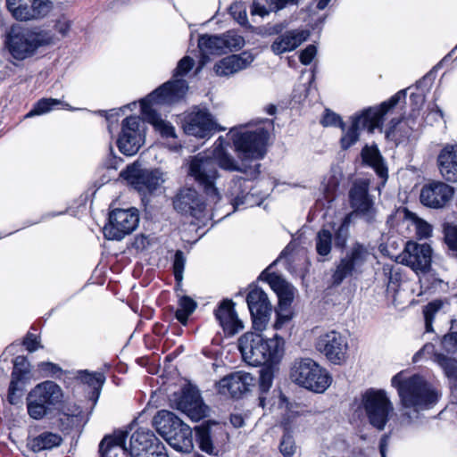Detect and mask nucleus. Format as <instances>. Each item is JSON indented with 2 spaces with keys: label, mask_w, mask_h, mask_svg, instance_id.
<instances>
[{
  "label": "nucleus",
  "mask_w": 457,
  "mask_h": 457,
  "mask_svg": "<svg viewBox=\"0 0 457 457\" xmlns=\"http://www.w3.org/2000/svg\"><path fill=\"white\" fill-rule=\"evenodd\" d=\"M362 404L369 422L377 429L383 430L394 411L387 393L382 389H369L362 395Z\"/></svg>",
  "instance_id": "9d476101"
},
{
  "label": "nucleus",
  "mask_w": 457,
  "mask_h": 457,
  "mask_svg": "<svg viewBox=\"0 0 457 457\" xmlns=\"http://www.w3.org/2000/svg\"><path fill=\"white\" fill-rule=\"evenodd\" d=\"M300 0H266L276 11L285 8L289 4H297Z\"/></svg>",
  "instance_id": "69168bd1"
},
{
  "label": "nucleus",
  "mask_w": 457,
  "mask_h": 457,
  "mask_svg": "<svg viewBox=\"0 0 457 457\" xmlns=\"http://www.w3.org/2000/svg\"><path fill=\"white\" fill-rule=\"evenodd\" d=\"M216 129L212 114L205 109H195L188 114L184 124L187 135L204 138Z\"/></svg>",
  "instance_id": "5701e85b"
},
{
  "label": "nucleus",
  "mask_w": 457,
  "mask_h": 457,
  "mask_svg": "<svg viewBox=\"0 0 457 457\" xmlns=\"http://www.w3.org/2000/svg\"><path fill=\"white\" fill-rule=\"evenodd\" d=\"M371 254L368 245L355 242L340 259L332 274V283L340 285L345 278L360 274L361 268Z\"/></svg>",
  "instance_id": "9b49d317"
},
{
  "label": "nucleus",
  "mask_w": 457,
  "mask_h": 457,
  "mask_svg": "<svg viewBox=\"0 0 457 457\" xmlns=\"http://www.w3.org/2000/svg\"><path fill=\"white\" fill-rule=\"evenodd\" d=\"M127 430H115L105 436L99 444L100 457H130L129 447L126 445Z\"/></svg>",
  "instance_id": "b1692460"
},
{
  "label": "nucleus",
  "mask_w": 457,
  "mask_h": 457,
  "mask_svg": "<svg viewBox=\"0 0 457 457\" xmlns=\"http://www.w3.org/2000/svg\"><path fill=\"white\" fill-rule=\"evenodd\" d=\"M139 213L136 208L115 209L109 213V223L104 233L107 239L121 240L138 226Z\"/></svg>",
  "instance_id": "ddd939ff"
},
{
  "label": "nucleus",
  "mask_w": 457,
  "mask_h": 457,
  "mask_svg": "<svg viewBox=\"0 0 457 457\" xmlns=\"http://www.w3.org/2000/svg\"><path fill=\"white\" fill-rule=\"evenodd\" d=\"M250 12L252 16L259 15L261 17H264L269 13V11L260 3L253 1L250 7Z\"/></svg>",
  "instance_id": "338daca9"
},
{
  "label": "nucleus",
  "mask_w": 457,
  "mask_h": 457,
  "mask_svg": "<svg viewBox=\"0 0 457 457\" xmlns=\"http://www.w3.org/2000/svg\"><path fill=\"white\" fill-rule=\"evenodd\" d=\"M221 38L224 41V48L226 52L238 50L245 45L243 37L234 31H228L227 33L221 35Z\"/></svg>",
  "instance_id": "37998d69"
},
{
  "label": "nucleus",
  "mask_w": 457,
  "mask_h": 457,
  "mask_svg": "<svg viewBox=\"0 0 457 457\" xmlns=\"http://www.w3.org/2000/svg\"><path fill=\"white\" fill-rule=\"evenodd\" d=\"M271 284L278 297V304L291 306L295 297V287L279 278H276Z\"/></svg>",
  "instance_id": "c9c22d12"
},
{
  "label": "nucleus",
  "mask_w": 457,
  "mask_h": 457,
  "mask_svg": "<svg viewBox=\"0 0 457 457\" xmlns=\"http://www.w3.org/2000/svg\"><path fill=\"white\" fill-rule=\"evenodd\" d=\"M53 37L39 29H12L8 45L12 55L18 60L31 56L40 46L51 45Z\"/></svg>",
  "instance_id": "6e6552de"
},
{
  "label": "nucleus",
  "mask_w": 457,
  "mask_h": 457,
  "mask_svg": "<svg viewBox=\"0 0 457 457\" xmlns=\"http://www.w3.org/2000/svg\"><path fill=\"white\" fill-rule=\"evenodd\" d=\"M63 393L54 381L37 384L28 395L27 408L29 416L40 420L62 403Z\"/></svg>",
  "instance_id": "1a4fd4ad"
},
{
  "label": "nucleus",
  "mask_w": 457,
  "mask_h": 457,
  "mask_svg": "<svg viewBox=\"0 0 457 457\" xmlns=\"http://www.w3.org/2000/svg\"><path fill=\"white\" fill-rule=\"evenodd\" d=\"M196 439L202 451L208 454L214 453V446L211 437V431L208 428H198L196 429Z\"/></svg>",
  "instance_id": "79ce46f5"
},
{
  "label": "nucleus",
  "mask_w": 457,
  "mask_h": 457,
  "mask_svg": "<svg viewBox=\"0 0 457 457\" xmlns=\"http://www.w3.org/2000/svg\"><path fill=\"white\" fill-rule=\"evenodd\" d=\"M353 213H348L345 216L341 225L335 233V245L339 248H344L349 237V227L352 222Z\"/></svg>",
  "instance_id": "58836bf2"
},
{
  "label": "nucleus",
  "mask_w": 457,
  "mask_h": 457,
  "mask_svg": "<svg viewBox=\"0 0 457 457\" xmlns=\"http://www.w3.org/2000/svg\"><path fill=\"white\" fill-rule=\"evenodd\" d=\"M440 174L449 182H457V145L445 146L437 156Z\"/></svg>",
  "instance_id": "cd10ccee"
},
{
  "label": "nucleus",
  "mask_w": 457,
  "mask_h": 457,
  "mask_svg": "<svg viewBox=\"0 0 457 457\" xmlns=\"http://www.w3.org/2000/svg\"><path fill=\"white\" fill-rule=\"evenodd\" d=\"M401 123L400 119H392L389 123V128L386 131V136L387 138L394 140L395 142L403 140V138L409 137V133L406 131L404 134L400 132V129H397V126Z\"/></svg>",
  "instance_id": "3c124183"
},
{
  "label": "nucleus",
  "mask_w": 457,
  "mask_h": 457,
  "mask_svg": "<svg viewBox=\"0 0 457 457\" xmlns=\"http://www.w3.org/2000/svg\"><path fill=\"white\" fill-rule=\"evenodd\" d=\"M120 177L126 179L137 192L142 195L152 194L165 181L164 173L158 169H142L141 165L134 162L120 172Z\"/></svg>",
  "instance_id": "f8f14e48"
},
{
  "label": "nucleus",
  "mask_w": 457,
  "mask_h": 457,
  "mask_svg": "<svg viewBox=\"0 0 457 457\" xmlns=\"http://www.w3.org/2000/svg\"><path fill=\"white\" fill-rule=\"evenodd\" d=\"M194 66V60L188 56L182 58L177 68L175 69L174 77H183L186 75Z\"/></svg>",
  "instance_id": "4d7b16f0"
},
{
  "label": "nucleus",
  "mask_w": 457,
  "mask_h": 457,
  "mask_svg": "<svg viewBox=\"0 0 457 457\" xmlns=\"http://www.w3.org/2000/svg\"><path fill=\"white\" fill-rule=\"evenodd\" d=\"M276 315L277 320L275 322V328L279 329L281 328L284 324L288 322L292 318V312L290 311V306H284V305H278V308L276 309Z\"/></svg>",
  "instance_id": "603ef678"
},
{
  "label": "nucleus",
  "mask_w": 457,
  "mask_h": 457,
  "mask_svg": "<svg viewBox=\"0 0 457 457\" xmlns=\"http://www.w3.org/2000/svg\"><path fill=\"white\" fill-rule=\"evenodd\" d=\"M261 125L253 129L252 126L231 129L229 134L239 154L241 164H238L226 149V140L220 137L213 145L211 153L198 154L189 164V175L203 187L208 200L216 204L220 199L215 181L219 177L217 166L228 171H239L246 174L249 179H255L259 173L260 164L253 166L247 162L264 156L269 131L272 127L270 120H262Z\"/></svg>",
  "instance_id": "f257e3e1"
},
{
  "label": "nucleus",
  "mask_w": 457,
  "mask_h": 457,
  "mask_svg": "<svg viewBox=\"0 0 457 457\" xmlns=\"http://www.w3.org/2000/svg\"><path fill=\"white\" fill-rule=\"evenodd\" d=\"M59 105H62V103L58 99L43 98L35 104L34 108L26 115V117L46 113Z\"/></svg>",
  "instance_id": "a19ab883"
},
{
  "label": "nucleus",
  "mask_w": 457,
  "mask_h": 457,
  "mask_svg": "<svg viewBox=\"0 0 457 457\" xmlns=\"http://www.w3.org/2000/svg\"><path fill=\"white\" fill-rule=\"evenodd\" d=\"M38 368L40 370L46 372L47 375L54 376L57 373L62 372L61 367L57 364L50 362V361H43L38 364Z\"/></svg>",
  "instance_id": "e2e57ef3"
},
{
  "label": "nucleus",
  "mask_w": 457,
  "mask_h": 457,
  "mask_svg": "<svg viewBox=\"0 0 457 457\" xmlns=\"http://www.w3.org/2000/svg\"><path fill=\"white\" fill-rule=\"evenodd\" d=\"M55 29L60 34L65 36L71 29V22L65 19L60 20L56 22Z\"/></svg>",
  "instance_id": "774afa93"
},
{
  "label": "nucleus",
  "mask_w": 457,
  "mask_h": 457,
  "mask_svg": "<svg viewBox=\"0 0 457 457\" xmlns=\"http://www.w3.org/2000/svg\"><path fill=\"white\" fill-rule=\"evenodd\" d=\"M187 90L186 80L177 79L158 87L141 101V112L144 119L164 138H175V128L163 120L154 108L156 104H170L181 99Z\"/></svg>",
  "instance_id": "7ed1b4c3"
},
{
  "label": "nucleus",
  "mask_w": 457,
  "mask_h": 457,
  "mask_svg": "<svg viewBox=\"0 0 457 457\" xmlns=\"http://www.w3.org/2000/svg\"><path fill=\"white\" fill-rule=\"evenodd\" d=\"M368 184L365 182H356L349 191V202L353 208V217L359 216L367 223L376 221L377 210L374 206V201L369 195Z\"/></svg>",
  "instance_id": "dca6fc26"
},
{
  "label": "nucleus",
  "mask_w": 457,
  "mask_h": 457,
  "mask_svg": "<svg viewBox=\"0 0 457 457\" xmlns=\"http://www.w3.org/2000/svg\"><path fill=\"white\" fill-rule=\"evenodd\" d=\"M238 348L244 361L252 366L272 364L284 353V340L277 335L264 339L261 334L247 332L238 339Z\"/></svg>",
  "instance_id": "20e7f679"
},
{
  "label": "nucleus",
  "mask_w": 457,
  "mask_h": 457,
  "mask_svg": "<svg viewBox=\"0 0 457 457\" xmlns=\"http://www.w3.org/2000/svg\"><path fill=\"white\" fill-rule=\"evenodd\" d=\"M231 15L241 25L247 23L246 10L242 4H234L229 8Z\"/></svg>",
  "instance_id": "6e6d98bb"
},
{
  "label": "nucleus",
  "mask_w": 457,
  "mask_h": 457,
  "mask_svg": "<svg viewBox=\"0 0 457 457\" xmlns=\"http://www.w3.org/2000/svg\"><path fill=\"white\" fill-rule=\"evenodd\" d=\"M61 442L62 437L59 435L51 432H44L29 440V445L33 452H41L58 446Z\"/></svg>",
  "instance_id": "473e14b6"
},
{
  "label": "nucleus",
  "mask_w": 457,
  "mask_h": 457,
  "mask_svg": "<svg viewBox=\"0 0 457 457\" xmlns=\"http://www.w3.org/2000/svg\"><path fill=\"white\" fill-rule=\"evenodd\" d=\"M436 361L444 369L449 378L457 376V361L443 354L436 355Z\"/></svg>",
  "instance_id": "de8ad7c7"
},
{
  "label": "nucleus",
  "mask_w": 457,
  "mask_h": 457,
  "mask_svg": "<svg viewBox=\"0 0 457 457\" xmlns=\"http://www.w3.org/2000/svg\"><path fill=\"white\" fill-rule=\"evenodd\" d=\"M246 302L253 320V328L256 331L264 330L271 312V305L266 293L260 287H252Z\"/></svg>",
  "instance_id": "f3484780"
},
{
  "label": "nucleus",
  "mask_w": 457,
  "mask_h": 457,
  "mask_svg": "<svg viewBox=\"0 0 457 457\" xmlns=\"http://www.w3.org/2000/svg\"><path fill=\"white\" fill-rule=\"evenodd\" d=\"M197 303L189 296H182L179 300V308L175 312L176 319L183 325L187 323L188 317L195 312Z\"/></svg>",
  "instance_id": "e433bc0d"
},
{
  "label": "nucleus",
  "mask_w": 457,
  "mask_h": 457,
  "mask_svg": "<svg viewBox=\"0 0 457 457\" xmlns=\"http://www.w3.org/2000/svg\"><path fill=\"white\" fill-rule=\"evenodd\" d=\"M332 232L328 229H320L315 237V249L318 255L320 257V261L328 260V255L332 250Z\"/></svg>",
  "instance_id": "f704fd0d"
},
{
  "label": "nucleus",
  "mask_w": 457,
  "mask_h": 457,
  "mask_svg": "<svg viewBox=\"0 0 457 457\" xmlns=\"http://www.w3.org/2000/svg\"><path fill=\"white\" fill-rule=\"evenodd\" d=\"M284 29L282 23L276 24L271 29L272 33L278 34L270 45V50L276 55L294 51L310 37V32L305 29H292L282 33Z\"/></svg>",
  "instance_id": "6ab92c4d"
},
{
  "label": "nucleus",
  "mask_w": 457,
  "mask_h": 457,
  "mask_svg": "<svg viewBox=\"0 0 457 457\" xmlns=\"http://www.w3.org/2000/svg\"><path fill=\"white\" fill-rule=\"evenodd\" d=\"M250 187L246 185V180L241 177H236L230 182L227 195L229 198L234 211L241 205H252L251 198L253 194L250 192Z\"/></svg>",
  "instance_id": "c756f323"
},
{
  "label": "nucleus",
  "mask_w": 457,
  "mask_h": 457,
  "mask_svg": "<svg viewBox=\"0 0 457 457\" xmlns=\"http://www.w3.org/2000/svg\"><path fill=\"white\" fill-rule=\"evenodd\" d=\"M162 443L153 431L146 428H138L130 436L129 454L136 457L151 450L157 444Z\"/></svg>",
  "instance_id": "c85d7f7f"
},
{
  "label": "nucleus",
  "mask_w": 457,
  "mask_h": 457,
  "mask_svg": "<svg viewBox=\"0 0 457 457\" xmlns=\"http://www.w3.org/2000/svg\"><path fill=\"white\" fill-rule=\"evenodd\" d=\"M293 382L315 393H323L330 386L328 372L310 358L296 360L290 371Z\"/></svg>",
  "instance_id": "0eeeda50"
},
{
  "label": "nucleus",
  "mask_w": 457,
  "mask_h": 457,
  "mask_svg": "<svg viewBox=\"0 0 457 457\" xmlns=\"http://www.w3.org/2000/svg\"><path fill=\"white\" fill-rule=\"evenodd\" d=\"M406 92L407 89H402L379 106L367 108L353 117L350 128L341 137L342 148L347 149L355 144L359 140L360 130L366 129L369 132H373L376 129L381 128L385 115L395 107L401 99L406 97Z\"/></svg>",
  "instance_id": "39448f33"
},
{
  "label": "nucleus",
  "mask_w": 457,
  "mask_h": 457,
  "mask_svg": "<svg viewBox=\"0 0 457 457\" xmlns=\"http://www.w3.org/2000/svg\"><path fill=\"white\" fill-rule=\"evenodd\" d=\"M32 9L27 12H18V16L21 19L33 20L45 16L50 10L49 0H32Z\"/></svg>",
  "instance_id": "4c0bfd02"
},
{
  "label": "nucleus",
  "mask_w": 457,
  "mask_h": 457,
  "mask_svg": "<svg viewBox=\"0 0 457 457\" xmlns=\"http://www.w3.org/2000/svg\"><path fill=\"white\" fill-rule=\"evenodd\" d=\"M454 194L453 187L441 181L423 186L420 192V202L428 207L442 208L448 204Z\"/></svg>",
  "instance_id": "4be33fe9"
},
{
  "label": "nucleus",
  "mask_w": 457,
  "mask_h": 457,
  "mask_svg": "<svg viewBox=\"0 0 457 457\" xmlns=\"http://www.w3.org/2000/svg\"><path fill=\"white\" fill-rule=\"evenodd\" d=\"M140 125L141 120L137 116H129L122 120L117 145L123 154H136L144 144V133Z\"/></svg>",
  "instance_id": "2eb2a0df"
},
{
  "label": "nucleus",
  "mask_w": 457,
  "mask_h": 457,
  "mask_svg": "<svg viewBox=\"0 0 457 457\" xmlns=\"http://www.w3.org/2000/svg\"><path fill=\"white\" fill-rule=\"evenodd\" d=\"M443 303L440 300L433 301L428 303L423 310L426 329L428 332L432 330V322L436 313L442 308Z\"/></svg>",
  "instance_id": "a18cd8bd"
},
{
  "label": "nucleus",
  "mask_w": 457,
  "mask_h": 457,
  "mask_svg": "<svg viewBox=\"0 0 457 457\" xmlns=\"http://www.w3.org/2000/svg\"><path fill=\"white\" fill-rule=\"evenodd\" d=\"M198 47L203 58L207 57L209 54H222L226 53L221 36H202L198 40Z\"/></svg>",
  "instance_id": "2f4dec72"
},
{
  "label": "nucleus",
  "mask_w": 457,
  "mask_h": 457,
  "mask_svg": "<svg viewBox=\"0 0 457 457\" xmlns=\"http://www.w3.org/2000/svg\"><path fill=\"white\" fill-rule=\"evenodd\" d=\"M29 363L26 357L20 355L13 360L12 378L21 379L25 375L29 374Z\"/></svg>",
  "instance_id": "49530a36"
},
{
  "label": "nucleus",
  "mask_w": 457,
  "mask_h": 457,
  "mask_svg": "<svg viewBox=\"0 0 457 457\" xmlns=\"http://www.w3.org/2000/svg\"><path fill=\"white\" fill-rule=\"evenodd\" d=\"M417 235L421 238L428 237L432 232L431 226L422 220H417L416 222Z\"/></svg>",
  "instance_id": "052dcab7"
},
{
  "label": "nucleus",
  "mask_w": 457,
  "mask_h": 457,
  "mask_svg": "<svg viewBox=\"0 0 457 457\" xmlns=\"http://www.w3.org/2000/svg\"><path fill=\"white\" fill-rule=\"evenodd\" d=\"M177 408L187 414L192 420L198 421L205 416L206 406L197 391L184 390L177 403Z\"/></svg>",
  "instance_id": "a878e982"
},
{
  "label": "nucleus",
  "mask_w": 457,
  "mask_h": 457,
  "mask_svg": "<svg viewBox=\"0 0 457 457\" xmlns=\"http://www.w3.org/2000/svg\"><path fill=\"white\" fill-rule=\"evenodd\" d=\"M273 376L270 370H262L260 375V382H259V390L260 396L259 402L260 406L262 408L266 405V395L269 393L271 386H272Z\"/></svg>",
  "instance_id": "ea45409f"
},
{
  "label": "nucleus",
  "mask_w": 457,
  "mask_h": 457,
  "mask_svg": "<svg viewBox=\"0 0 457 457\" xmlns=\"http://www.w3.org/2000/svg\"><path fill=\"white\" fill-rule=\"evenodd\" d=\"M315 347L333 364L340 365L346 361L347 339L338 331L330 330L321 334L316 340Z\"/></svg>",
  "instance_id": "4468645a"
},
{
  "label": "nucleus",
  "mask_w": 457,
  "mask_h": 457,
  "mask_svg": "<svg viewBox=\"0 0 457 457\" xmlns=\"http://www.w3.org/2000/svg\"><path fill=\"white\" fill-rule=\"evenodd\" d=\"M106 381L105 373L103 370L87 371V418L91 415L98 403L102 389Z\"/></svg>",
  "instance_id": "7c9ffc66"
},
{
  "label": "nucleus",
  "mask_w": 457,
  "mask_h": 457,
  "mask_svg": "<svg viewBox=\"0 0 457 457\" xmlns=\"http://www.w3.org/2000/svg\"><path fill=\"white\" fill-rule=\"evenodd\" d=\"M445 241L448 247L456 253L457 256V227L446 225L445 227Z\"/></svg>",
  "instance_id": "864d4df0"
},
{
  "label": "nucleus",
  "mask_w": 457,
  "mask_h": 457,
  "mask_svg": "<svg viewBox=\"0 0 457 457\" xmlns=\"http://www.w3.org/2000/svg\"><path fill=\"white\" fill-rule=\"evenodd\" d=\"M253 59V55L248 52L233 54L218 62L214 65V71L218 76L228 77L247 68Z\"/></svg>",
  "instance_id": "bb28decb"
},
{
  "label": "nucleus",
  "mask_w": 457,
  "mask_h": 457,
  "mask_svg": "<svg viewBox=\"0 0 457 457\" xmlns=\"http://www.w3.org/2000/svg\"><path fill=\"white\" fill-rule=\"evenodd\" d=\"M443 347L447 352L454 353L457 351V332H452L445 335L442 339Z\"/></svg>",
  "instance_id": "13d9d810"
},
{
  "label": "nucleus",
  "mask_w": 457,
  "mask_h": 457,
  "mask_svg": "<svg viewBox=\"0 0 457 457\" xmlns=\"http://www.w3.org/2000/svg\"><path fill=\"white\" fill-rule=\"evenodd\" d=\"M361 156L366 163L375 169L380 178H386L387 169L384 165L382 157L377 148L365 146L361 151Z\"/></svg>",
  "instance_id": "72a5a7b5"
},
{
  "label": "nucleus",
  "mask_w": 457,
  "mask_h": 457,
  "mask_svg": "<svg viewBox=\"0 0 457 457\" xmlns=\"http://www.w3.org/2000/svg\"><path fill=\"white\" fill-rule=\"evenodd\" d=\"M23 345H25L26 349L30 353L35 352L37 348L43 347L37 341V337L30 333H29L24 338Z\"/></svg>",
  "instance_id": "680f3d73"
},
{
  "label": "nucleus",
  "mask_w": 457,
  "mask_h": 457,
  "mask_svg": "<svg viewBox=\"0 0 457 457\" xmlns=\"http://www.w3.org/2000/svg\"><path fill=\"white\" fill-rule=\"evenodd\" d=\"M174 209L187 216L200 219L205 210V203L198 192L192 187L180 189L173 197Z\"/></svg>",
  "instance_id": "aec40b11"
},
{
  "label": "nucleus",
  "mask_w": 457,
  "mask_h": 457,
  "mask_svg": "<svg viewBox=\"0 0 457 457\" xmlns=\"http://www.w3.org/2000/svg\"><path fill=\"white\" fill-rule=\"evenodd\" d=\"M232 300H223L214 312L216 319L222 327L224 332L233 336L244 328L243 322L238 319Z\"/></svg>",
  "instance_id": "393cba45"
},
{
  "label": "nucleus",
  "mask_w": 457,
  "mask_h": 457,
  "mask_svg": "<svg viewBox=\"0 0 457 457\" xmlns=\"http://www.w3.org/2000/svg\"><path fill=\"white\" fill-rule=\"evenodd\" d=\"M254 385V378L245 371H235L228 374L217 383V389L223 395L240 398Z\"/></svg>",
  "instance_id": "412c9836"
},
{
  "label": "nucleus",
  "mask_w": 457,
  "mask_h": 457,
  "mask_svg": "<svg viewBox=\"0 0 457 457\" xmlns=\"http://www.w3.org/2000/svg\"><path fill=\"white\" fill-rule=\"evenodd\" d=\"M391 385L400 399L402 425L416 421L420 412L433 408L439 398L438 393L420 375L407 376L405 371H400L392 378Z\"/></svg>",
  "instance_id": "f03ea898"
},
{
  "label": "nucleus",
  "mask_w": 457,
  "mask_h": 457,
  "mask_svg": "<svg viewBox=\"0 0 457 457\" xmlns=\"http://www.w3.org/2000/svg\"><path fill=\"white\" fill-rule=\"evenodd\" d=\"M153 425L176 451L190 453L193 450V434L190 427L171 411H159L153 419Z\"/></svg>",
  "instance_id": "423d86ee"
},
{
  "label": "nucleus",
  "mask_w": 457,
  "mask_h": 457,
  "mask_svg": "<svg viewBox=\"0 0 457 457\" xmlns=\"http://www.w3.org/2000/svg\"><path fill=\"white\" fill-rule=\"evenodd\" d=\"M32 0H6V6L8 10L12 13L13 17L20 21H28L27 19H21L18 16V12H27L32 9Z\"/></svg>",
  "instance_id": "c03bdc74"
},
{
  "label": "nucleus",
  "mask_w": 457,
  "mask_h": 457,
  "mask_svg": "<svg viewBox=\"0 0 457 457\" xmlns=\"http://www.w3.org/2000/svg\"><path fill=\"white\" fill-rule=\"evenodd\" d=\"M317 54V48L314 45L307 46L299 55L300 62L304 64H310Z\"/></svg>",
  "instance_id": "bf43d9fd"
},
{
  "label": "nucleus",
  "mask_w": 457,
  "mask_h": 457,
  "mask_svg": "<svg viewBox=\"0 0 457 457\" xmlns=\"http://www.w3.org/2000/svg\"><path fill=\"white\" fill-rule=\"evenodd\" d=\"M296 449L294 437L288 433L284 434L279 444V451L282 455L284 457H293Z\"/></svg>",
  "instance_id": "09e8293b"
},
{
  "label": "nucleus",
  "mask_w": 457,
  "mask_h": 457,
  "mask_svg": "<svg viewBox=\"0 0 457 457\" xmlns=\"http://www.w3.org/2000/svg\"><path fill=\"white\" fill-rule=\"evenodd\" d=\"M17 378H12L8 390V400L12 404L16 403L19 395H16V392L19 391Z\"/></svg>",
  "instance_id": "0e129e2a"
},
{
  "label": "nucleus",
  "mask_w": 457,
  "mask_h": 457,
  "mask_svg": "<svg viewBox=\"0 0 457 457\" xmlns=\"http://www.w3.org/2000/svg\"><path fill=\"white\" fill-rule=\"evenodd\" d=\"M432 249L428 244L409 241L398 256V262L410 267L416 273L426 272L431 265Z\"/></svg>",
  "instance_id": "a211bd4d"
},
{
  "label": "nucleus",
  "mask_w": 457,
  "mask_h": 457,
  "mask_svg": "<svg viewBox=\"0 0 457 457\" xmlns=\"http://www.w3.org/2000/svg\"><path fill=\"white\" fill-rule=\"evenodd\" d=\"M320 122L324 127L335 126L340 127L343 130L345 129V123L341 120V117L330 110L325 111V113Z\"/></svg>",
  "instance_id": "5fc2aeb1"
},
{
  "label": "nucleus",
  "mask_w": 457,
  "mask_h": 457,
  "mask_svg": "<svg viewBox=\"0 0 457 457\" xmlns=\"http://www.w3.org/2000/svg\"><path fill=\"white\" fill-rule=\"evenodd\" d=\"M186 265V258L184 256V253L180 250H178L175 253L174 262H173V272L174 277L177 282L180 283L183 279V272Z\"/></svg>",
  "instance_id": "8fccbe9b"
}]
</instances>
